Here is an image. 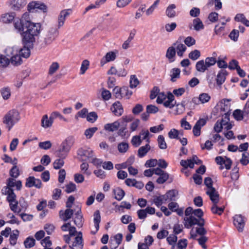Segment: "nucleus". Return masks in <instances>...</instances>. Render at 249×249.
<instances>
[{
  "label": "nucleus",
  "mask_w": 249,
  "mask_h": 249,
  "mask_svg": "<svg viewBox=\"0 0 249 249\" xmlns=\"http://www.w3.org/2000/svg\"><path fill=\"white\" fill-rule=\"evenodd\" d=\"M74 138L73 136L68 137L62 142L58 149L55 151L56 156L59 158L65 159L74 144Z\"/></svg>",
  "instance_id": "obj_1"
},
{
  "label": "nucleus",
  "mask_w": 249,
  "mask_h": 249,
  "mask_svg": "<svg viewBox=\"0 0 249 249\" xmlns=\"http://www.w3.org/2000/svg\"><path fill=\"white\" fill-rule=\"evenodd\" d=\"M19 120V112L15 109H12L4 115L2 118V123L5 124L8 130L10 131Z\"/></svg>",
  "instance_id": "obj_2"
},
{
  "label": "nucleus",
  "mask_w": 249,
  "mask_h": 249,
  "mask_svg": "<svg viewBox=\"0 0 249 249\" xmlns=\"http://www.w3.org/2000/svg\"><path fill=\"white\" fill-rule=\"evenodd\" d=\"M5 52L6 55L10 57V62L13 65L18 66L21 64L22 59L21 56L17 53L18 49L17 47H8Z\"/></svg>",
  "instance_id": "obj_3"
},
{
  "label": "nucleus",
  "mask_w": 249,
  "mask_h": 249,
  "mask_svg": "<svg viewBox=\"0 0 249 249\" xmlns=\"http://www.w3.org/2000/svg\"><path fill=\"white\" fill-rule=\"evenodd\" d=\"M27 10L30 13H36L39 11L46 13L47 11V7L41 1H32L28 3Z\"/></svg>",
  "instance_id": "obj_4"
},
{
  "label": "nucleus",
  "mask_w": 249,
  "mask_h": 249,
  "mask_svg": "<svg viewBox=\"0 0 249 249\" xmlns=\"http://www.w3.org/2000/svg\"><path fill=\"white\" fill-rule=\"evenodd\" d=\"M58 35L57 29L51 27L47 29L43 34V42L45 45L51 44Z\"/></svg>",
  "instance_id": "obj_5"
},
{
  "label": "nucleus",
  "mask_w": 249,
  "mask_h": 249,
  "mask_svg": "<svg viewBox=\"0 0 249 249\" xmlns=\"http://www.w3.org/2000/svg\"><path fill=\"white\" fill-rule=\"evenodd\" d=\"M118 54V51L115 50L113 51L107 52L106 55L101 59L100 64L101 66H103L105 64L114 61Z\"/></svg>",
  "instance_id": "obj_6"
},
{
  "label": "nucleus",
  "mask_w": 249,
  "mask_h": 249,
  "mask_svg": "<svg viewBox=\"0 0 249 249\" xmlns=\"http://www.w3.org/2000/svg\"><path fill=\"white\" fill-rule=\"evenodd\" d=\"M16 187L17 190H20L22 187V182L20 180H16L15 178H9L7 179L6 186L3 188L13 190V187Z\"/></svg>",
  "instance_id": "obj_7"
},
{
  "label": "nucleus",
  "mask_w": 249,
  "mask_h": 249,
  "mask_svg": "<svg viewBox=\"0 0 249 249\" xmlns=\"http://www.w3.org/2000/svg\"><path fill=\"white\" fill-rule=\"evenodd\" d=\"M15 16L14 12L3 13L0 16V22L4 24H10L13 21Z\"/></svg>",
  "instance_id": "obj_8"
},
{
  "label": "nucleus",
  "mask_w": 249,
  "mask_h": 249,
  "mask_svg": "<svg viewBox=\"0 0 249 249\" xmlns=\"http://www.w3.org/2000/svg\"><path fill=\"white\" fill-rule=\"evenodd\" d=\"M233 223L239 231H243L245 226V220L242 215H235L233 217Z\"/></svg>",
  "instance_id": "obj_9"
},
{
  "label": "nucleus",
  "mask_w": 249,
  "mask_h": 249,
  "mask_svg": "<svg viewBox=\"0 0 249 249\" xmlns=\"http://www.w3.org/2000/svg\"><path fill=\"white\" fill-rule=\"evenodd\" d=\"M25 28L27 29L26 31L37 36L40 33L41 26L39 23L31 22L26 25Z\"/></svg>",
  "instance_id": "obj_10"
},
{
  "label": "nucleus",
  "mask_w": 249,
  "mask_h": 249,
  "mask_svg": "<svg viewBox=\"0 0 249 249\" xmlns=\"http://www.w3.org/2000/svg\"><path fill=\"white\" fill-rule=\"evenodd\" d=\"M1 193L3 195L7 196V200L9 203V204L15 202L16 200V195L14 192L13 190L10 189L2 188Z\"/></svg>",
  "instance_id": "obj_11"
},
{
  "label": "nucleus",
  "mask_w": 249,
  "mask_h": 249,
  "mask_svg": "<svg viewBox=\"0 0 249 249\" xmlns=\"http://www.w3.org/2000/svg\"><path fill=\"white\" fill-rule=\"evenodd\" d=\"M226 159H224V158L219 156L215 158L216 162L219 165H222L223 164L225 165V167L226 169L229 170L231 167V165L232 163V161L230 159L228 158H225ZM220 169H222L223 168V166H221L220 167Z\"/></svg>",
  "instance_id": "obj_12"
},
{
  "label": "nucleus",
  "mask_w": 249,
  "mask_h": 249,
  "mask_svg": "<svg viewBox=\"0 0 249 249\" xmlns=\"http://www.w3.org/2000/svg\"><path fill=\"white\" fill-rule=\"evenodd\" d=\"M35 36H36L26 31L23 32V40L26 45L32 47L35 42Z\"/></svg>",
  "instance_id": "obj_13"
},
{
  "label": "nucleus",
  "mask_w": 249,
  "mask_h": 249,
  "mask_svg": "<svg viewBox=\"0 0 249 249\" xmlns=\"http://www.w3.org/2000/svg\"><path fill=\"white\" fill-rule=\"evenodd\" d=\"M206 194L209 196L213 203H218L219 201V195L218 192L213 187H211L207 189Z\"/></svg>",
  "instance_id": "obj_14"
},
{
  "label": "nucleus",
  "mask_w": 249,
  "mask_h": 249,
  "mask_svg": "<svg viewBox=\"0 0 249 249\" xmlns=\"http://www.w3.org/2000/svg\"><path fill=\"white\" fill-rule=\"evenodd\" d=\"M206 123V120L205 119H200L198 120L194 125L193 132L195 136H199L201 133V129Z\"/></svg>",
  "instance_id": "obj_15"
},
{
  "label": "nucleus",
  "mask_w": 249,
  "mask_h": 249,
  "mask_svg": "<svg viewBox=\"0 0 249 249\" xmlns=\"http://www.w3.org/2000/svg\"><path fill=\"white\" fill-rule=\"evenodd\" d=\"M206 123V120L205 119H200L198 120L194 125L193 132L195 136H199L201 133V129Z\"/></svg>",
  "instance_id": "obj_16"
},
{
  "label": "nucleus",
  "mask_w": 249,
  "mask_h": 249,
  "mask_svg": "<svg viewBox=\"0 0 249 249\" xmlns=\"http://www.w3.org/2000/svg\"><path fill=\"white\" fill-rule=\"evenodd\" d=\"M26 186L32 187L35 186L37 188L41 187L42 183L39 179H36L34 177H30L26 179Z\"/></svg>",
  "instance_id": "obj_17"
},
{
  "label": "nucleus",
  "mask_w": 249,
  "mask_h": 249,
  "mask_svg": "<svg viewBox=\"0 0 249 249\" xmlns=\"http://www.w3.org/2000/svg\"><path fill=\"white\" fill-rule=\"evenodd\" d=\"M26 4V0H12L10 6L12 9L18 11L24 7Z\"/></svg>",
  "instance_id": "obj_18"
},
{
  "label": "nucleus",
  "mask_w": 249,
  "mask_h": 249,
  "mask_svg": "<svg viewBox=\"0 0 249 249\" xmlns=\"http://www.w3.org/2000/svg\"><path fill=\"white\" fill-rule=\"evenodd\" d=\"M72 249H82L83 248L82 244V234L81 232H79L77 236L74 238L71 246H70Z\"/></svg>",
  "instance_id": "obj_19"
},
{
  "label": "nucleus",
  "mask_w": 249,
  "mask_h": 249,
  "mask_svg": "<svg viewBox=\"0 0 249 249\" xmlns=\"http://www.w3.org/2000/svg\"><path fill=\"white\" fill-rule=\"evenodd\" d=\"M184 220L185 221L184 226L187 229H189L197 223V219L193 215L184 217Z\"/></svg>",
  "instance_id": "obj_20"
},
{
  "label": "nucleus",
  "mask_w": 249,
  "mask_h": 249,
  "mask_svg": "<svg viewBox=\"0 0 249 249\" xmlns=\"http://www.w3.org/2000/svg\"><path fill=\"white\" fill-rule=\"evenodd\" d=\"M231 100L223 99H222L219 103V106H220V109L222 111L225 113H229L230 111V107L231 104L230 103Z\"/></svg>",
  "instance_id": "obj_21"
},
{
  "label": "nucleus",
  "mask_w": 249,
  "mask_h": 249,
  "mask_svg": "<svg viewBox=\"0 0 249 249\" xmlns=\"http://www.w3.org/2000/svg\"><path fill=\"white\" fill-rule=\"evenodd\" d=\"M173 46L175 47V50L177 51L178 55L182 57L184 52L186 50V46L178 41H177L174 43Z\"/></svg>",
  "instance_id": "obj_22"
},
{
  "label": "nucleus",
  "mask_w": 249,
  "mask_h": 249,
  "mask_svg": "<svg viewBox=\"0 0 249 249\" xmlns=\"http://www.w3.org/2000/svg\"><path fill=\"white\" fill-rule=\"evenodd\" d=\"M94 216V226L95 227L96 230L95 231H91V233L93 234H95L97 231H98L99 228V224L101 221V215L100 213V212L99 210L96 211L93 214Z\"/></svg>",
  "instance_id": "obj_23"
},
{
  "label": "nucleus",
  "mask_w": 249,
  "mask_h": 249,
  "mask_svg": "<svg viewBox=\"0 0 249 249\" xmlns=\"http://www.w3.org/2000/svg\"><path fill=\"white\" fill-rule=\"evenodd\" d=\"M120 125L119 121H116L112 123L107 124L104 125V129L108 132H113L117 130Z\"/></svg>",
  "instance_id": "obj_24"
},
{
  "label": "nucleus",
  "mask_w": 249,
  "mask_h": 249,
  "mask_svg": "<svg viewBox=\"0 0 249 249\" xmlns=\"http://www.w3.org/2000/svg\"><path fill=\"white\" fill-rule=\"evenodd\" d=\"M112 112L116 116H121L123 112V109L121 103L119 102L114 103L111 107Z\"/></svg>",
  "instance_id": "obj_25"
},
{
  "label": "nucleus",
  "mask_w": 249,
  "mask_h": 249,
  "mask_svg": "<svg viewBox=\"0 0 249 249\" xmlns=\"http://www.w3.org/2000/svg\"><path fill=\"white\" fill-rule=\"evenodd\" d=\"M73 214V211L71 209H67L64 212L60 211L59 212L60 217L64 221H66L70 219Z\"/></svg>",
  "instance_id": "obj_26"
},
{
  "label": "nucleus",
  "mask_w": 249,
  "mask_h": 249,
  "mask_svg": "<svg viewBox=\"0 0 249 249\" xmlns=\"http://www.w3.org/2000/svg\"><path fill=\"white\" fill-rule=\"evenodd\" d=\"M227 72L224 70H221L217 74L216 76V84L218 86L221 85L225 82Z\"/></svg>",
  "instance_id": "obj_27"
},
{
  "label": "nucleus",
  "mask_w": 249,
  "mask_h": 249,
  "mask_svg": "<svg viewBox=\"0 0 249 249\" xmlns=\"http://www.w3.org/2000/svg\"><path fill=\"white\" fill-rule=\"evenodd\" d=\"M53 122V121L50 117L49 118L47 115H44L41 119V126L45 128L50 127L52 126Z\"/></svg>",
  "instance_id": "obj_28"
},
{
  "label": "nucleus",
  "mask_w": 249,
  "mask_h": 249,
  "mask_svg": "<svg viewBox=\"0 0 249 249\" xmlns=\"http://www.w3.org/2000/svg\"><path fill=\"white\" fill-rule=\"evenodd\" d=\"M176 6L175 4H169L166 8L165 11L166 15L169 18H173L176 16V12L175 9Z\"/></svg>",
  "instance_id": "obj_29"
},
{
  "label": "nucleus",
  "mask_w": 249,
  "mask_h": 249,
  "mask_svg": "<svg viewBox=\"0 0 249 249\" xmlns=\"http://www.w3.org/2000/svg\"><path fill=\"white\" fill-rule=\"evenodd\" d=\"M60 65L57 62H52L48 69V74L50 76H52L59 69Z\"/></svg>",
  "instance_id": "obj_30"
},
{
  "label": "nucleus",
  "mask_w": 249,
  "mask_h": 249,
  "mask_svg": "<svg viewBox=\"0 0 249 249\" xmlns=\"http://www.w3.org/2000/svg\"><path fill=\"white\" fill-rule=\"evenodd\" d=\"M176 51L175 47L173 46L169 47L167 50L166 57L168 59L170 62L174 61V57L176 55Z\"/></svg>",
  "instance_id": "obj_31"
},
{
  "label": "nucleus",
  "mask_w": 249,
  "mask_h": 249,
  "mask_svg": "<svg viewBox=\"0 0 249 249\" xmlns=\"http://www.w3.org/2000/svg\"><path fill=\"white\" fill-rule=\"evenodd\" d=\"M234 20L237 22H241L247 27H249V20L243 14H237L234 17Z\"/></svg>",
  "instance_id": "obj_32"
},
{
  "label": "nucleus",
  "mask_w": 249,
  "mask_h": 249,
  "mask_svg": "<svg viewBox=\"0 0 249 249\" xmlns=\"http://www.w3.org/2000/svg\"><path fill=\"white\" fill-rule=\"evenodd\" d=\"M123 235L121 233H118L113 237V239H111L110 243L111 245H114L113 248L115 249L122 242Z\"/></svg>",
  "instance_id": "obj_33"
},
{
  "label": "nucleus",
  "mask_w": 249,
  "mask_h": 249,
  "mask_svg": "<svg viewBox=\"0 0 249 249\" xmlns=\"http://www.w3.org/2000/svg\"><path fill=\"white\" fill-rule=\"evenodd\" d=\"M78 155L80 156L87 157L90 160L93 158V151L90 149H88L87 150L80 149L79 150Z\"/></svg>",
  "instance_id": "obj_34"
},
{
  "label": "nucleus",
  "mask_w": 249,
  "mask_h": 249,
  "mask_svg": "<svg viewBox=\"0 0 249 249\" xmlns=\"http://www.w3.org/2000/svg\"><path fill=\"white\" fill-rule=\"evenodd\" d=\"M196 70L200 72H204L208 69L205 62L203 60L196 63Z\"/></svg>",
  "instance_id": "obj_35"
},
{
  "label": "nucleus",
  "mask_w": 249,
  "mask_h": 249,
  "mask_svg": "<svg viewBox=\"0 0 249 249\" xmlns=\"http://www.w3.org/2000/svg\"><path fill=\"white\" fill-rule=\"evenodd\" d=\"M150 146L148 143H147L144 146L140 147L138 151V156L140 158H142L150 150Z\"/></svg>",
  "instance_id": "obj_36"
},
{
  "label": "nucleus",
  "mask_w": 249,
  "mask_h": 249,
  "mask_svg": "<svg viewBox=\"0 0 249 249\" xmlns=\"http://www.w3.org/2000/svg\"><path fill=\"white\" fill-rule=\"evenodd\" d=\"M213 204L211 207V210L213 213L217 214L218 215H221L223 212L225 207H218L217 206L218 203H213Z\"/></svg>",
  "instance_id": "obj_37"
},
{
  "label": "nucleus",
  "mask_w": 249,
  "mask_h": 249,
  "mask_svg": "<svg viewBox=\"0 0 249 249\" xmlns=\"http://www.w3.org/2000/svg\"><path fill=\"white\" fill-rule=\"evenodd\" d=\"M113 193L115 196V198L119 201L121 200L125 195L124 191L119 187L114 189Z\"/></svg>",
  "instance_id": "obj_38"
},
{
  "label": "nucleus",
  "mask_w": 249,
  "mask_h": 249,
  "mask_svg": "<svg viewBox=\"0 0 249 249\" xmlns=\"http://www.w3.org/2000/svg\"><path fill=\"white\" fill-rule=\"evenodd\" d=\"M167 201L165 195H162L157 196L153 199L154 204L158 207L160 206L162 204L165 203Z\"/></svg>",
  "instance_id": "obj_39"
},
{
  "label": "nucleus",
  "mask_w": 249,
  "mask_h": 249,
  "mask_svg": "<svg viewBox=\"0 0 249 249\" xmlns=\"http://www.w3.org/2000/svg\"><path fill=\"white\" fill-rule=\"evenodd\" d=\"M187 246V241L186 239H180L178 241L177 244L172 247L171 249H185Z\"/></svg>",
  "instance_id": "obj_40"
},
{
  "label": "nucleus",
  "mask_w": 249,
  "mask_h": 249,
  "mask_svg": "<svg viewBox=\"0 0 249 249\" xmlns=\"http://www.w3.org/2000/svg\"><path fill=\"white\" fill-rule=\"evenodd\" d=\"M81 209H79L78 211L75 213V217L74 219V223L77 226L81 227L82 225V215L81 213Z\"/></svg>",
  "instance_id": "obj_41"
},
{
  "label": "nucleus",
  "mask_w": 249,
  "mask_h": 249,
  "mask_svg": "<svg viewBox=\"0 0 249 249\" xmlns=\"http://www.w3.org/2000/svg\"><path fill=\"white\" fill-rule=\"evenodd\" d=\"M19 231L18 230H15L13 231V232L10 234V244L14 246L17 243V241Z\"/></svg>",
  "instance_id": "obj_42"
},
{
  "label": "nucleus",
  "mask_w": 249,
  "mask_h": 249,
  "mask_svg": "<svg viewBox=\"0 0 249 249\" xmlns=\"http://www.w3.org/2000/svg\"><path fill=\"white\" fill-rule=\"evenodd\" d=\"M117 148L119 152L124 153L128 150L129 144L126 142H122L118 144Z\"/></svg>",
  "instance_id": "obj_43"
},
{
  "label": "nucleus",
  "mask_w": 249,
  "mask_h": 249,
  "mask_svg": "<svg viewBox=\"0 0 249 249\" xmlns=\"http://www.w3.org/2000/svg\"><path fill=\"white\" fill-rule=\"evenodd\" d=\"M193 26L194 29L196 31H199L201 29H203L204 28L202 22L198 18H196L194 19Z\"/></svg>",
  "instance_id": "obj_44"
},
{
  "label": "nucleus",
  "mask_w": 249,
  "mask_h": 249,
  "mask_svg": "<svg viewBox=\"0 0 249 249\" xmlns=\"http://www.w3.org/2000/svg\"><path fill=\"white\" fill-rule=\"evenodd\" d=\"M19 55L25 58H28L30 55V50L28 47H24L21 48L19 50Z\"/></svg>",
  "instance_id": "obj_45"
},
{
  "label": "nucleus",
  "mask_w": 249,
  "mask_h": 249,
  "mask_svg": "<svg viewBox=\"0 0 249 249\" xmlns=\"http://www.w3.org/2000/svg\"><path fill=\"white\" fill-rule=\"evenodd\" d=\"M178 195V191L175 190H171L168 191L164 195L168 200H174Z\"/></svg>",
  "instance_id": "obj_46"
},
{
  "label": "nucleus",
  "mask_w": 249,
  "mask_h": 249,
  "mask_svg": "<svg viewBox=\"0 0 249 249\" xmlns=\"http://www.w3.org/2000/svg\"><path fill=\"white\" fill-rule=\"evenodd\" d=\"M139 135H140V137L142 136V140H145L146 142L149 143L150 142V133L148 130L146 129H142L140 134Z\"/></svg>",
  "instance_id": "obj_47"
},
{
  "label": "nucleus",
  "mask_w": 249,
  "mask_h": 249,
  "mask_svg": "<svg viewBox=\"0 0 249 249\" xmlns=\"http://www.w3.org/2000/svg\"><path fill=\"white\" fill-rule=\"evenodd\" d=\"M131 142L135 147H138L140 146L142 142V140L141 137H140V135H139L133 136L131 140Z\"/></svg>",
  "instance_id": "obj_48"
},
{
  "label": "nucleus",
  "mask_w": 249,
  "mask_h": 249,
  "mask_svg": "<svg viewBox=\"0 0 249 249\" xmlns=\"http://www.w3.org/2000/svg\"><path fill=\"white\" fill-rule=\"evenodd\" d=\"M19 168L17 166H13L9 172V175L12 178H16L19 176Z\"/></svg>",
  "instance_id": "obj_49"
},
{
  "label": "nucleus",
  "mask_w": 249,
  "mask_h": 249,
  "mask_svg": "<svg viewBox=\"0 0 249 249\" xmlns=\"http://www.w3.org/2000/svg\"><path fill=\"white\" fill-rule=\"evenodd\" d=\"M139 84V81L135 75H131L130 78L129 86L131 88H135Z\"/></svg>",
  "instance_id": "obj_50"
},
{
  "label": "nucleus",
  "mask_w": 249,
  "mask_h": 249,
  "mask_svg": "<svg viewBox=\"0 0 249 249\" xmlns=\"http://www.w3.org/2000/svg\"><path fill=\"white\" fill-rule=\"evenodd\" d=\"M89 60L85 59L82 62L80 68V74H84L86 71L89 69Z\"/></svg>",
  "instance_id": "obj_51"
},
{
  "label": "nucleus",
  "mask_w": 249,
  "mask_h": 249,
  "mask_svg": "<svg viewBox=\"0 0 249 249\" xmlns=\"http://www.w3.org/2000/svg\"><path fill=\"white\" fill-rule=\"evenodd\" d=\"M9 206L10 209L15 213H19L21 212V209H19V204L18 205V202L17 200L9 204Z\"/></svg>",
  "instance_id": "obj_52"
},
{
  "label": "nucleus",
  "mask_w": 249,
  "mask_h": 249,
  "mask_svg": "<svg viewBox=\"0 0 249 249\" xmlns=\"http://www.w3.org/2000/svg\"><path fill=\"white\" fill-rule=\"evenodd\" d=\"M132 0H118L116 2V6L118 8H123L128 5Z\"/></svg>",
  "instance_id": "obj_53"
},
{
  "label": "nucleus",
  "mask_w": 249,
  "mask_h": 249,
  "mask_svg": "<svg viewBox=\"0 0 249 249\" xmlns=\"http://www.w3.org/2000/svg\"><path fill=\"white\" fill-rule=\"evenodd\" d=\"M158 142L159 146L160 149H165L167 148V144L163 136H159L158 138Z\"/></svg>",
  "instance_id": "obj_54"
},
{
  "label": "nucleus",
  "mask_w": 249,
  "mask_h": 249,
  "mask_svg": "<svg viewBox=\"0 0 249 249\" xmlns=\"http://www.w3.org/2000/svg\"><path fill=\"white\" fill-rule=\"evenodd\" d=\"M14 27L19 32H22L25 28L24 23L20 19L14 23Z\"/></svg>",
  "instance_id": "obj_55"
},
{
  "label": "nucleus",
  "mask_w": 249,
  "mask_h": 249,
  "mask_svg": "<svg viewBox=\"0 0 249 249\" xmlns=\"http://www.w3.org/2000/svg\"><path fill=\"white\" fill-rule=\"evenodd\" d=\"M98 130L97 127H93L87 129L85 131V135L88 139H90L92 137L93 134Z\"/></svg>",
  "instance_id": "obj_56"
},
{
  "label": "nucleus",
  "mask_w": 249,
  "mask_h": 249,
  "mask_svg": "<svg viewBox=\"0 0 249 249\" xmlns=\"http://www.w3.org/2000/svg\"><path fill=\"white\" fill-rule=\"evenodd\" d=\"M26 248H31L35 245V240L33 238L28 237L24 242Z\"/></svg>",
  "instance_id": "obj_57"
},
{
  "label": "nucleus",
  "mask_w": 249,
  "mask_h": 249,
  "mask_svg": "<svg viewBox=\"0 0 249 249\" xmlns=\"http://www.w3.org/2000/svg\"><path fill=\"white\" fill-rule=\"evenodd\" d=\"M82 172L89 176L91 174V172L89 170V164L86 162H83L80 166Z\"/></svg>",
  "instance_id": "obj_58"
},
{
  "label": "nucleus",
  "mask_w": 249,
  "mask_h": 249,
  "mask_svg": "<svg viewBox=\"0 0 249 249\" xmlns=\"http://www.w3.org/2000/svg\"><path fill=\"white\" fill-rule=\"evenodd\" d=\"M63 159L62 158L56 159L53 163V168L55 169L61 168L64 164Z\"/></svg>",
  "instance_id": "obj_59"
},
{
  "label": "nucleus",
  "mask_w": 249,
  "mask_h": 249,
  "mask_svg": "<svg viewBox=\"0 0 249 249\" xmlns=\"http://www.w3.org/2000/svg\"><path fill=\"white\" fill-rule=\"evenodd\" d=\"M10 63V59L6 56L0 54V65L3 67H6Z\"/></svg>",
  "instance_id": "obj_60"
},
{
  "label": "nucleus",
  "mask_w": 249,
  "mask_h": 249,
  "mask_svg": "<svg viewBox=\"0 0 249 249\" xmlns=\"http://www.w3.org/2000/svg\"><path fill=\"white\" fill-rule=\"evenodd\" d=\"M200 56V53L197 50L192 51L189 54V57L193 60L197 59Z\"/></svg>",
  "instance_id": "obj_61"
},
{
  "label": "nucleus",
  "mask_w": 249,
  "mask_h": 249,
  "mask_svg": "<svg viewBox=\"0 0 249 249\" xmlns=\"http://www.w3.org/2000/svg\"><path fill=\"white\" fill-rule=\"evenodd\" d=\"M168 178L169 174L166 172L160 176L159 178L157 179L156 181L159 184H163L166 182Z\"/></svg>",
  "instance_id": "obj_62"
},
{
  "label": "nucleus",
  "mask_w": 249,
  "mask_h": 249,
  "mask_svg": "<svg viewBox=\"0 0 249 249\" xmlns=\"http://www.w3.org/2000/svg\"><path fill=\"white\" fill-rule=\"evenodd\" d=\"M20 20L24 23L25 26L28 23H31L30 16L29 13L25 12L24 13L20 18Z\"/></svg>",
  "instance_id": "obj_63"
},
{
  "label": "nucleus",
  "mask_w": 249,
  "mask_h": 249,
  "mask_svg": "<svg viewBox=\"0 0 249 249\" xmlns=\"http://www.w3.org/2000/svg\"><path fill=\"white\" fill-rule=\"evenodd\" d=\"M240 162L244 165H246L249 163V153L246 152L242 154Z\"/></svg>",
  "instance_id": "obj_64"
}]
</instances>
